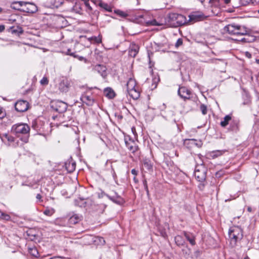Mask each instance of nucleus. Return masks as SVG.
I'll return each instance as SVG.
<instances>
[{"instance_id":"f257e3e1","label":"nucleus","mask_w":259,"mask_h":259,"mask_svg":"<svg viewBox=\"0 0 259 259\" xmlns=\"http://www.w3.org/2000/svg\"><path fill=\"white\" fill-rule=\"evenodd\" d=\"M223 31L225 33L232 35H244L248 32L245 26L236 23H232L225 26Z\"/></svg>"},{"instance_id":"f03ea898","label":"nucleus","mask_w":259,"mask_h":259,"mask_svg":"<svg viewBox=\"0 0 259 259\" xmlns=\"http://www.w3.org/2000/svg\"><path fill=\"white\" fill-rule=\"evenodd\" d=\"M12 131L16 134L26 135L21 138L20 140L25 143L28 142L30 127L27 124L18 123L14 124L12 127Z\"/></svg>"},{"instance_id":"7ed1b4c3","label":"nucleus","mask_w":259,"mask_h":259,"mask_svg":"<svg viewBox=\"0 0 259 259\" xmlns=\"http://www.w3.org/2000/svg\"><path fill=\"white\" fill-rule=\"evenodd\" d=\"M229 236L231 244L234 247L236 245L237 241L242 239L243 237L242 230L239 227H233L229 229Z\"/></svg>"},{"instance_id":"20e7f679","label":"nucleus","mask_w":259,"mask_h":259,"mask_svg":"<svg viewBox=\"0 0 259 259\" xmlns=\"http://www.w3.org/2000/svg\"><path fill=\"white\" fill-rule=\"evenodd\" d=\"M19 4L22 7V10L26 13H34L37 11L36 6L33 3L20 2Z\"/></svg>"},{"instance_id":"39448f33","label":"nucleus","mask_w":259,"mask_h":259,"mask_svg":"<svg viewBox=\"0 0 259 259\" xmlns=\"http://www.w3.org/2000/svg\"><path fill=\"white\" fill-rule=\"evenodd\" d=\"M71 81L67 78H63L58 84V89L62 93L67 92L71 86Z\"/></svg>"},{"instance_id":"423d86ee","label":"nucleus","mask_w":259,"mask_h":259,"mask_svg":"<svg viewBox=\"0 0 259 259\" xmlns=\"http://www.w3.org/2000/svg\"><path fill=\"white\" fill-rule=\"evenodd\" d=\"M124 142L128 149L132 153L136 152L138 150V146L134 140H132L130 137H124Z\"/></svg>"},{"instance_id":"0eeeda50","label":"nucleus","mask_w":259,"mask_h":259,"mask_svg":"<svg viewBox=\"0 0 259 259\" xmlns=\"http://www.w3.org/2000/svg\"><path fill=\"white\" fill-rule=\"evenodd\" d=\"M29 107L28 102L25 100L18 101L15 105V108L16 111L20 112L26 111Z\"/></svg>"},{"instance_id":"6e6552de","label":"nucleus","mask_w":259,"mask_h":259,"mask_svg":"<svg viewBox=\"0 0 259 259\" xmlns=\"http://www.w3.org/2000/svg\"><path fill=\"white\" fill-rule=\"evenodd\" d=\"M189 19L187 20L186 18L181 14H178L177 27L180 25H183L188 23L189 21L194 20V15L191 14L188 16Z\"/></svg>"},{"instance_id":"1a4fd4ad","label":"nucleus","mask_w":259,"mask_h":259,"mask_svg":"<svg viewBox=\"0 0 259 259\" xmlns=\"http://www.w3.org/2000/svg\"><path fill=\"white\" fill-rule=\"evenodd\" d=\"M53 107L59 113H63L67 110V105L64 102L57 101L53 105Z\"/></svg>"},{"instance_id":"9d476101","label":"nucleus","mask_w":259,"mask_h":259,"mask_svg":"<svg viewBox=\"0 0 259 259\" xmlns=\"http://www.w3.org/2000/svg\"><path fill=\"white\" fill-rule=\"evenodd\" d=\"M178 95L184 99H190V92L186 87H183L179 89Z\"/></svg>"},{"instance_id":"9b49d317","label":"nucleus","mask_w":259,"mask_h":259,"mask_svg":"<svg viewBox=\"0 0 259 259\" xmlns=\"http://www.w3.org/2000/svg\"><path fill=\"white\" fill-rule=\"evenodd\" d=\"M139 50V47L138 45L135 44H132L131 45L129 51H128V55L132 57H135L138 53Z\"/></svg>"},{"instance_id":"f8f14e48","label":"nucleus","mask_w":259,"mask_h":259,"mask_svg":"<svg viewBox=\"0 0 259 259\" xmlns=\"http://www.w3.org/2000/svg\"><path fill=\"white\" fill-rule=\"evenodd\" d=\"M102 194H104V195L106 196L110 200L112 201L115 203H117L118 204H122L123 202V199L116 193H115L116 196H110L108 195V194H106L104 193H102Z\"/></svg>"},{"instance_id":"ddd939ff","label":"nucleus","mask_w":259,"mask_h":259,"mask_svg":"<svg viewBox=\"0 0 259 259\" xmlns=\"http://www.w3.org/2000/svg\"><path fill=\"white\" fill-rule=\"evenodd\" d=\"M178 14L177 13H170L167 18L168 22L175 27H177Z\"/></svg>"},{"instance_id":"4468645a","label":"nucleus","mask_w":259,"mask_h":259,"mask_svg":"<svg viewBox=\"0 0 259 259\" xmlns=\"http://www.w3.org/2000/svg\"><path fill=\"white\" fill-rule=\"evenodd\" d=\"M81 100L88 106H92L94 103V98L90 96H82L81 98Z\"/></svg>"},{"instance_id":"2eb2a0df","label":"nucleus","mask_w":259,"mask_h":259,"mask_svg":"<svg viewBox=\"0 0 259 259\" xmlns=\"http://www.w3.org/2000/svg\"><path fill=\"white\" fill-rule=\"evenodd\" d=\"M95 69L103 78H105L106 77L107 73L106 68L105 66L101 65H97L95 66Z\"/></svg>"},{"instance_id":"dca6fc26","label":"nucleus","mask_w":259,"mask_h":259,"mask_svg":"<svg viewBox=\"0 0 259 259\" xmlns=\"http://www.w3.org/2000/svg\"><path fill=\"white\" fill-rule=\"evenodd\" d=\"M76 163L72 161H68L65 163V167L68 172H72L75 169Z\"/></svg>"},{"instance_id":"f3484780","label":"nucleus","mask_w":259,"mask_h":259,"mask_svg":"<svg viewBox=\"0 0 259 259\" xmlns=\"http://www.w3.org/2000/svg\"><path fill=\"white\" fill-rule=\"evenodd\" d=\"M104 95L109 99H113L115 96L114 91L111 88H107L104 90Z\"/></svg>"},{"instance_id":"a211bd4d","label":"nucleus","mask_w":259,"mask_h":259,"mask_svg":"<svg viewBox=\"0 0 259 259\" xmlns=\"http://www.w3.org/2000/svg\"><path fill=\"white\" fill-rule=\"evenodd\" d=\"M80 220V217L78 214H75L69 218L68 219V223L69 225H74L78 223Z\"/></svg>"},{"instance_id":"6ab92c4d","label":"nucleus","mask_w":259,"mask_h":259,"mask_svg":"<svg viewBox=\"0 0 259 259\" xmlns=\"http://www.w3.org/2000/svg\"><path fill=\"white\" fill-rule=\"evenodd\" d=\"M128 95L134 100H137L140 97V92L136 88L127 91Z\"/></svg>"},{"instance_id":"aec40b11","label":"nucleus","mask_w":259,"mask_h":259,"mask_svg":"<svg viewBox=\"0 0 259 259\" xmlns=\"http://www.w3.org/2000/svg\"><path fill=\"white\" fill-rule=\"evenodd\" d=\"M136 80L132 78H130L126 83V90L127 92L136 88Z\"/></svg>"},{"instance_id":"412c9836","label":"nucleus","mask_w":259,"mask_h":259,"mask_svg":"<svg viewBox=\"0 0 259 259\" xmlns=\"http://www.w3.org/2000/svg\"><path fill=\"white\" fill-rule=\"evenodd\" d=\"M197 171L199 172V169H196V167H195V178H197L198 182L204 181L205 180V172L204 169H203L200 174L198 175L196 174Z\"/></svg>"},{"instance_id":"4be33fe9","label":"nucleus","mask_w":259,"mask_h":259,"mask_svg":"<svg viewBox=\"0 0 259 259\" xmlns=\"http://www.w3.org/2000/svg\"><path fill=\"white\" fill-rule=\"evenodd\" d=\"M239 121L238 120H233L230 126L231 131L237 132L239 130Z\"/></svg>"},{"instance_id":"5701e85b","label":"nucleus","mask_w":259,"mask_h":259,"mask_svg":"<svg viewBox=\"0 0 259 259\" xmlns=\"http://www.w3.org/2000/svg\"><path fill=\"white\" fill-rule=\"evenodd\" d=\"M207 16L200 12H195V22L203 21L206 19Z\"/></svg>"},{"instance_id":"b1692460","label":"nucleus","mask_w":259,"mask_h":259,"mask_svg":"<svg viewBox=\"0 0 259 259\" xmlns=\"http://www.w3.org/2000/svg\"><path fill=\"white\" fill-rule=\"evenodd\" d=\"M4 138L5 139H6L10 143L9 144V146L11 145V143L14 142L15 141V138L13 136L8 134H5L3 135V137L2 138V140L3 141H4Z\"/></svg>"},{"instance_id":"393cba45","label":"nucleus","mask_w":259,"mask_h":259,"mask_svg":"<svg viewBox=\"0 0 259 259\" xmlns=\"http://www.w3.org/2000/svg\"><path fill=\"white\" fill-rule=\"evenodd\" d=\"M232 117L231 115H228L225 116L224 120L221 122V125L222 127H226L229 123V122L231 120Z\"/></svg>"},{"instance_id":"a878e982","label":"nucleus","mask_w":259,"mask_h":259,"mask_svg":"<svg viewBox=\"0 0 259 259\" xmlns=\"http://www.w3.org/2000/svg\"><path fill=\"white\" fill-rule=\"evenodd\" d=\"M225 152V151H223V150L213 151L210 153V156L212 158H215L218 156H220L223 155Z\"/></svg>"},{"instance_id":"bb28decb","label":"nucleus","mask_w":259,"mask_h":259,"mask_svg":"<svg viewBox=\"0 0 259 259\" xmlns=\"http://www.w3.org/2000/svg\"><path fill=\"white\" fill-rule=\"evenodd\" d=\"M194 145V139H186L184 141V145L186 146L189 149L192 148Z\"/></svg>"},{"instance_id":"cd10ccee","label":"nucleus","mask_w":259,"mask_h":259,"mask_svg":"<svg viewBox=\"0 0 259 259\" xmlns=\"http://www.w3.org/2000/svg\"><path fill=\"white\" fill-rule=\"evenodd\" d=\"M11 219V217L9 214L2 212L0 210V220L5 221H9Z\"/></svg>"},{"instance_id":"c85d7f7f","label":"nucleus","mask_w":259,"mask_h":259,"mask_svg":"<svg viewBox=\"0 0 259 259\" xmlns=\"http://www.w3.org/2000/svg\"><path fill=\"white\" fill-rule=\"evenodd\" d=\"M29 253L34 257H37L38 255V252L36 247H29L28 248Z\"/></svg>"},{"instance_id":"c756f323","label":"nucleus","mask_w":259,"mask_h":259,"mask_svg":"<svg viewBox=\"0 0 259 259\" xmlns=\"http://www.w3.org/2000/svg\"><path fill=\"white\" fill-rule=\"evenodd\" d=\"M12 31L13 33H18V34H22L23 32V30L22 27L17 26V27H12Z\"/></svg>"},{"instance_id":"7c9ffc66","label":"nucleus","mask_w":259,"mask_h":259,"mask_svg":"<svg viewBox=\"0 0 259 259\" xmlns=\"http://www.w3.org/2000/svg\"><path fill=\"white\" fill-rule=\"evenodd\" d=\"M49 3V6L50 7H58L62 3H59V2H57L56 0H48Z\"/></svg>"},{"instance_id":"2f4dec72","label":"nucleus","mask_w":259,"mask_h":259,"mask_svg":"<svg viewBox=\"0 0 259 259\" xmlns=\"http://www.w3.org/2000/svg\"><path fill=\"white\" fill-rule=\"evenodd\" d=\"M99 6L104 9L105 10L108 11V12H111L112 11V8L110 6H109L107 4L104 3H100Z\"/></svg>"},{"instance_id":"473e14b6","label":"nucleus","mask_w":259,"mask_h":259,"mask_svg":"<svg viewBox=\"0 0 259 259\" xmlns=\"http://www.w3.org/2000/svg\"><path fill=\"white\" fill-rule=\"evenodd\" d=\"M55 212L53 208L46 209L44 210V213L47 216H52Z\"/></svg>"},{"instance_id":"72a5a7b5","label":"nucleus","mask_w":259,"mask_h":259,"mask_svg":"<svg viewBox=\"0 0 259 259\" xmlns=\"http://www.w3.org/2000/svg\"><path fill=\"white\" fill-rule=\"evenodd\" d=\"M115 13L117 14L118 16L123 18H125L127 17L128 15L126 13L120 10H116L115 11Z\"/></svg>"},{"instance_id":"f704fd0d","label":"nucleus","mask_w":259,"mask_h":259,"mask_svg":"<svg viewBox=\"0 0 259 259\" xmlns=\"http://www.w3.org/2000/svg\"><path fill=\"white\" fill-rule=\"evenodd\" d=\"M200 110L203 114L205 115L207 113V107L205 105L201 104L200 106Z\"/></svg>"},{"instance_id":"c9c22d12","label":"nucleus","mask_w":259,"mask_h":259,"mask_svg":"<svg viewBox=\"0 0 259 259\" xmlns=\"http://www.w3.org/2000/svg\"><path fill=\"white\" fill-rule=\"evenodd\" d=\"M40 83L41 85H47L49 83V80L47 77H44L40 81Z\"/></svg>"},{"instance_id":"e433bc0d","label":"nucleus","mask_w":259,"mask_h":259,"mask_svg":"<svg viewBox=\"0 0 259 259\" xmlns=\"http://www.w3.org/2000/svg\"><path fill=\"white\" fill-rule=\"evenodd\" d=\"M84 4H85V6L87 9V12L90 14L92 11V7L90 6V4H89V3L88 1H85L84 2Z\"/></svg>"},{"instance_id":"4c0bfd02","label":"nucleus","mask_w":259,"mask_h":259,"mask_svg":"<svg viewBox=\"0 0 259 259\" xmlns=\"http://www.w3.org/2000/svg\"><path fill=\"white\" fill-rule=\"evenodd\" d=\"M66 54L68 55H70L71 56H72L74 58H78V56L75 55V54L74 53H73L71 52V50L70 49H68L67 50V52L66 53Z\"/></svg>"},{"instance_id":"58836bf2","label":"nucleus","mask_w":259,"mask_h":259,"mask_svg":"<svg viewBox=\"0 0 259 259\" xmlns=\"http://www.w3.org/2000/svg\"><path fill=\"white\" fill-rule=\"evenodd\" d=\"M185 237H186V238L187 239V240L190 242V243L192 245H194V238L193 237L190 238L189 236V235L188 234H187L186 233H185Z\"/></svg>"},{"instance_id":"ea45409f","label":"nucleus","mask_w":259,"mask_h":259,"mask_svg":"<svg viewBox=\"0 0 259 259\" xmlns=\"http://www.w3.org/2000/svg\"><path fill=\"white\" fill-rule=\"evenodd\" d=\"M182 44H183V39H182V38H179V39L177 40V42H176V44H175V47H176V48H178V47H179L180 46H182Z\"/></svg>"},{"instance_id":"a19ab883","label":"nucleus","mask_w":259,"mask_h":259,"mask_svg":"<svg viewBox=\"0 0 259 259\" xmlns=\"http://www.w3.org/2000/svg\"><path fill=\"white\" fill-rule=\"evenodd\" d=\"M6 115L5 110L0 107V119L3 118Z\"/></svg>"},{"instance_id":"79ce46f5","label":"nucleus","mask_w":259,"mask_h":259,"mask_svg":"<svg viewBox=\"0 0 259 259\" xmlns=\"http://www.w3.org/2000/svg\"><path fill=\"white\" fill-rule=\"evenodd\" d=\"M181 239H182V237L181 236H177L175 237V241H176V242L179 245H180L181 244H182V242H181Z\"/></svg>"},{"instance_id":"37998d69","label":"nucleus","mask_w":259,"mask_h":259,"mask_svg":"<svg viewBox=\"0 0 259 259\" xmlns=\"http://www.w3.org/2000/svg\"><path fill=\"white\" fill-rule=\"evenodd\" d=\"M199 184H198V187L200 190H202L204 187L205 184L204 181L199 182Z\"/></svg>"},{"instance_id":"c03bdc74","label":"nucleus","mask_w":259,"mask_h":259,"mask_svg":"<svg viewBox=\"0 0 259 259\" xmlns=\"http://www.w3.org/2000/svg\"><path fill=\"white\" fill-rule=\"evenodd\" d=\"M144 164L145 166L147 167L148 169L152 168V165L149 162V161H144Z\"/></svg>"},{"instance_id":"a18cd8bd","label":"nucleus","mask_w":259,"mask_h":259,"mask_svg":"<svg viewBox=\"0 0 259 259\" xmlns=\"http://www.w3.org/2000/svg\"><path fill=\"white\" fill-rule=\"evenodd\" d=\"M36 198L37 199V202H42V196L40 194H37Z\"/></svg>"},{"instance_id":"49530a36","label":"nucleus","mask_w":259,"mask_h":259,"mask_svg":"<svg viewBox=\"0 0 259 259\" xmlns=\"http://www.w3.org/2000/svg\"><path fill=\"white\" fill-rule=\"evenodd\" d=\"M151 24L153 26H158L159 25V24L157 22V21L155 20H154L150 22Z\"/></svg>"},{"instance_id":"de8ad7c7","label":"nucleus","mask_w":259,"mask_h":259,"mask_svg":"<svg viewBox=\"0 0 259 259\" xmlns=\"http://www.w3.org/2000/svg\"><path fill=\"white\" fill-rule=\"evenodd\" d=\"M195 145L198 147H201L202 145V142L201 141H199L197 143H195Z\"/></svg>"},{"instance_id":"09e8293b","label":"nucleus","mask_w":259,"mask_h":259,"mask_svg":"<svg viewBox=\"0 0 259 259\" xmlns=\"http://www.w3.org/2000/svg\"><path fill=\"white\" fill-rule=\"evenodd\" d=\"M49 259H64V258L63 257H61V256H54L53 257H51Z\"/></svg>"},{"instance_id":"8fccbe9b","label":"nucleus","mask_w":259,"mask_h":259,"mask_svg":"<svg viewBox=\"0 0 259 259\" xmlns=\"http://www.w3.org/2000/svg\"><path fill=\"white\" fill-rule=\"evenodd\" d=\"M131 172L134 175L136 176L137 175V171L135 169H133L131 171Z\"/></svg>"},{"instance_id":"3c124183","label":"nucleus","mask_w":259,"mask_h":259,"mask_svg":"<svg viewBox=\"0 0 259 259\" xmlns=\"http://www.w3.org/2000/svg\"><path fill=\"white\" fill-rule=\"evenodd\" d=\"M245 56H246L247 58H250L251 57V54H250V53H249V52H246L245 53Z\"/></svg>"},{"instance_id":"603ef678","label":"nucleus","mask_w":259,"mask_h":259,"mask_svg":"<svg viewBox=\"0 0 259 259\" xmlns=\"http://www.w3.org/2000/svg\"><path fill=\"white\" fill-rule=\"evenodd\" d=\"M113 173H112V176H113V177L114 178V180H116V178H117V176H116V173L113 170Z\"/></svg>"},{"instance_id":"864d4df0","label":"nucleus","mask_w":259,"mask_h":259,"mask_svg":"<svg viewBox=\"0 0 259 259\" xmlns=\"http://www.w3.org/2000/svg\"><path fill=\"white\" fill-rule=\"evenodd\" d=\"M5 26L4 25H0V32H2L5 30Z\"/></svg>"},{"instance_id":"5fc2aeb1","label":"nucleus","mask_w":259,"mask_h":259,"mask_svg":"<svg viewBox=\"0 0 259 259\" xmlns=\"http://www.w3.org/2000/svg\"><path fill=\"white\" fill-rule=\"evenodd\" d=\"M143 183L144 186H148L147 182V181L146 180H143Z\"/></svg>"},{"instance_id":"6e6d98bb","label":"nucleus","mask_w":259,"mask_h":259,"mask_svg":"<svg viewBox=\"0 0 259 259\" xmlns=\"http://www.w3.org/2000/svg\"><path fill=\"white\" fill-rule=\"evenodd\" d=\"M247 210H248V211H249V212H251V211H252V208H251V207L250 206H248V207H247Z\"/></svg>"},{"instance_id":"4d7b16f0","label":"nucleus","mask_w":259,"mask_h":259,"mask_svg":"<svg viewBox=\"0 0 259 259\" xmlns=\"http://www.w3.org/2000/svg\"><path fill=\"white\" fill-rule=\"evenodd\" d=\"M22 185H25V184H23ZM25 185L30 187H32V185L31 183H29V184H25Z\"/></svg>"},{"instance_id":"13d9d810","label":"nucleus","mask_w":259,"mask_h":259,"mask_svg":"<svg viewBox=\"0 0 259 259\" xmlns=\"http://www.w3.org/2000/svg\"><path fill=\"white\" fill-rule=\"evenodd\" d=\"M78 59L80 61L83 60L84 59V58L83 57H78Z\"/></svg>"},{"instance_id":"bf43d9fd","label":"nucleus","mask_w":259,"mask_h":259,"mask_svg":"<svg viewBox=\"0 0 259 259\" xmlns=\"http://www.w3.org/2000/svg\"><path fill=\"white\" fill-rule=\"evenodd\" d=\"M100 242H101V240H102V241H103V244H104V243H105V240H104V239H103V238H101L100 239Z\"/></svg>"},{"instance_id":"052dcab7","label":"nucleus","mask_w":259,"mask_h":259,"mask_svg":"<svg viewBox=\"0 0 259 259\" xmlns=\"http://www.w3.org/2000/svg\"><path fill=\"white\" fill-rule=\"evenodd\" d=\"M146 193H147V195L149 196V191L148 189L147 190H146Z\"/></svg>"},{"instance_id":"680f3d73","label":"nucleus","mask_w":259,"mask_h":259,"mask_svg":"<svg viewBox=\"0 0 259 259\" xmlns=\"http://www.w3.org/2000/svg\"><path fill=\"white\" fill-rule=\"evenodd\" d=\"M144 187V189H145V190H147L148 189V186H145Z\"/></svg>"},{"instance_id":"e2e57ef3","label":"nucleus","mask_w":259,"mask_h":259,"mask_svg":"<svg viewBox=\"0 0 259 259\" xmlns=\"http://www.w3.org/2000/svg\"><path fill=\"white\" fill-rule=\"evenodd\" d=\"M220 0H210V1L212 2H218V1H219Z\"/></svg>"},{"instance_id":"0e129e2a","label":"nucleus","mask_w":259,"mask_h":259,"mask_svg":"<svg viewBox=\"0 0 259 259\" xmlns=\"http://www.w3.org/2000/svg\"><path fill=\"white\" fill-rule=\"evenodd\" d=\"M253 1L257 3H259V0H253Z\"/></svg>"},{"instance_id":"69168bd1","label":"nucleus","mask_w":259,"mask_h":259,"mask_svg":"<svg viewBox=\"0 0 259 259\" xmlns=\"http://www.w3.org/2000/svg\"><path fill=\"white\" fill-rule=\"evenodd\" d=\"M256 62L258 64H259V59H256Z\"/></svg>"},{"instance_id":"338daca9","label":"nucleus","mask_w":259,"mask_h":259,"mask_svg":"<svg viewBox=\"0 0 259 259\" xmlns=\"http://www.w3.org/2000/svg\"><path fill=\"white\" fill-rule=\"evenodd\" d=\"M97 41L98 42H100L101 41V40L100 39H99L98 40H97Z\"/></svg>"},{"instance_id":"774afa93","label":"nucleus","mask_w":259,"mask_h":259,"mask_svg":"<svg viewBox=\"0 0 259 259\" xmlns=\"http://www.w3.org/2000/svg\"><path fill=\"white\" fill-rule=\"evenodd\" d=\"M122 118V116L121 115L118 116V118L121 119Z\"/></svg>"}]
</instances>
